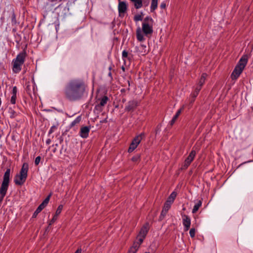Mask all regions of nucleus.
<instances>
[{
	"mask_svg": "<svg viewBox=\"0 0 253 253\" xmlns=\"http://www.w3.org/2000/svg\"><path fill=\"white\" fill-rule=\"evenodd\" d=\"M88 94V86L81 78H73L65 84L63 90V97L70 102L83 100Z\"/></svg>",
	"mask_w": 253,
	"mask_h": 253,
	"instance_id": "1",
	"label": "nucleus"
},
{
	"mask_svg": "<svg viewBox=\"0 0 253 253\" xmlns=\"http://www.w3.org/2000/svg\"><path fill=\"white\" fill-rule=\"evenodd\" d=\"M29 165L27 163H24L19 173L15 175L14 178V182L15 185H22L26 181L28 176Z\"/></svg>",
	"mask_w": 253,
	"mask_h": 253,
	"instance_id": "2",
	"label": "nucleus"
},
{
	"mask_svg": "<svg viewBox=\"0 0 253 253\" xmlns=\"http://www.w3.org/2000/svg\"><path fill=\"white\" fill-rule=\"evenodd\" d=\"M27 54L25 51L20 52L15 59L12 61V71L14 73H19L21 69L22 66L24 63Z\"/></svg>",
	"mask_w": 253,
	"mask_h": 253,
	"instance_id": "3",
	"label": "nucleus"
},
{
	"mask_svg": "<svg viewBox=\"0 0 253 253\" xmlns=\"http://www.w3.org/2000/svg\"><path fill=\"white\" fill-rule=\"evenodd\" d=\"M153 19L149 16L146 17L142 24V30L146 36L151 35L153 32Z\"/></svg>",
	"mask_w": 253,
	"mask_h": 253,
	"instance_id": "4",
	"label": "nucleus"
},
{
	"mask_svg": "<svg viewBox=\"0 0 253 253\" xmlns=\"http://www.w3.org/2000/svg\"><path fill=\"white\" fill-rule=\"evenodd\" d=\"M149 231V224L148 223L145 224L141 228L138 235L136 237V242L139 244H141L144 239L145 238L148 232Z\"/></svg>",
	"mask_w": 253,
	"mask_h": 253,
	"instance_id": "5",
	"label": "nucleus"
},
{
	"mask_svg": "<svg viewBox=\"0 0 253 253\" xmlns=\"http://www.w3.org/2000/svg\"><path fill=\"white\" fill-rule=\"evenodd\" d=\"M144 136V133H141L140 134L136 136L132 140L131 143L128 149V152L131 153L133 152L140 143L143 137Z\"/></svg>",
	"mask_w": 253,
	"mask_h": 253,
	"instance_id": "6",
	"label": "nucleus"
},
{
	"mask_svg": "<svg viewBox=\"0 0 253 253\" xmlns=\"http://www.w3.org/2000/svg\"><path fill=\"white\" fill-rule=\"evenodd\" d=\"M10 169H7L3 176V180L0 190H7L10 181Z\"/></svg>",
	"mask_w": 253,
	"mask_h": 253,
	"instance_id": "7",
	"label": "nucleus"
},
{
	"mask_svg": "<svg viewBox=\"0 0 253 253\" xmlns=\"http://www.w3.org/2000/svg\"><path fill=\"white\" fill-rule=\"evenodd\" d=\"M109 98L107 96H103L101 98L98 99L97 104L95 105L94 109L99 112L102 111L103 107L107 104Z\"/></svg>",
	"mask_w": 253,
	"mask_h": 253,
	"instance_id": "8",
	"label": "nucleus"
},
{
	"mask_svg": "<svg viewBox=\"0 0 253 253\" xmlns=\"http://www.w3.org/2000/svg\"><path fill=\"white\" fill-rule=\"evenodd\" d=\"M138 104V101L135 100L129 101L126 107L125 111L127 112H133L137 107Z\"/></svg>",
	"mask_w": 253,
	"mask_h": 253,
	"instance_id": "9",
	"label": "nucleus"
},
{
	"mask_svg": "<svg viewBox=\"0 0 253 253\" xmlns=\"http://www.w3.org/2000/svg\"><path fill=\"white\" fill-rule=\"evenodd\" d=\"M248 61V57L246 54L243 55L241 58L240 59L239 62L236 65V67H238V68H241L244 70L245 67L247 64Z\"/></svg>",
	"mask_w": 253,
	"mask_h": 253,
	"instance_id": "10",
	"label": "nucleus"
},
{
	"mask_svg": "<svg viewBox=\"0 0 253 253\" xmlns=\"http://www.w3.org/2000/svg\"><path fill=\"white\" fill-rule=\"evenodd\" d=\"M243 71V70H242L241 68L235 66L234 69L233 70L231 75V78L232 79V80H237L239 78L241 74L242 73Z\"/></svg>",
	"mask_w": 253,
	"mask_h": 253,
	"instance_id": "11",
	"label": "nucleus"
},
{
	"mask_svg": "<svg viewBox=\"0 0 253 253\" xmlns=\"http://www.w3.org/2000/svg\"><path fill=\"white\" fill-rule=\"evenodd\" d=\"M182 223L183 225L184 226V230L185 231H188L191 225V219L190 218L186 215H184L182 216Z\"/></svg>",
	"mask_w": 253,
	"mask_h": 253,
	"instance_id": "12",
	"label": "nucleus"
},
{
	"mask_svg": "<svg viewBox=\"0 0 253 253\" xmlns=\"http://www.w3.org/2000/svg\"><path fill=\"white\" fill-rule=\"evenodd\" d=\"M25 90L26 92L30 95H31L32 90L35 91V83L29 81L26 82L25 83Z\"/></svg>",
	"mask_w": 253,
	"mask_h": 253,
	"instance_id": "13",
	"label": "nucleus"
},
{
	"mask_svg": "<svg viewBox=\"0 0 253 253\" xmlns=\"http://www.w3.org/2000/svg\"><path fill=\"white\" fill-rule=\"evenodd\" d=\"M127 10V5L125 1H120L118 4V11L120 16L124 14Z\"/></svg>",
	"mask_w": 253,
	"mask_h": 253,
	"instance_id": "14",
	"label": "nucleus"
},
{
	"mask_svg": "<svg viewBox=\"0 0 253 253\" xmlns=\"http://www.w3.org/2000/svg\"><path fill=\"white\" fill-rule=\"evenodd\" d=\"M90 126H83L81 128L80 131V135L83 138H86L88 136L90 131Z\"/></svg>",
	"mask_w": 253,
	"mask_h": 253,
	"instance_id": "15",
	"label": "nucleus"
},
{
	"mask_svg": "<svg viewBox=\"0 0 253 253\" xmlns=\"http://www.w3.org/2000/svg\"><path fill=\"white\" fill-rule=\"evenodd\" d=\"M17 92V88L16 86H13L12 87V90L11 92L12 96L10 98V103L12 104H15L16 103V95Z\"/></svg>",
	"mask_w": 253,
	"mask_h": 253,
	"instance_id": "16",
	"label": "nucleus"
},
{
	"mask_svg": "<svg viewBox=\"0 0 253 253\" xmlns=\"http://www.w3.org/2000/svg\"><path fill=\"white\" fill-rule=\"evenodd\" d=\"M140 244L134 241L132 246L129 248L127 253H136L140 248Z\"/></svg>",
	"mask_w": 253,
	"mask_h": 253,
	"instance_id": "17",
	"label": "nucleus"
},
{
	"mask_svg": "<svg viewBox=\"0 0 253 253\" xmlns=\"http://www.w3.org/2000/svg\"><path fill=\"white\" fill-rule=\"evenodd\" d=\"M183 108H180L177 111V112L176 113V114L174 115V116L173 117L172 119H171V120L169 122V125L171 126L173 125V124L175 123V121H176L177 119L178 118V117H179V116L180 115V114H181V111L182 110Z\"/></svg>",
	"mask_w": 253,
	"mask_h": 253,
	"instance_id": "18",
	"label": "nucleus"
},
{
	"mask_svg": "<svg viewBox=\"0 0 253 253\" xmlns=\"http://www.w3.org/2000/svg\"><path fill=\"white\" fill-rule=\"evenodd\" d=\"M177 195L176 192L173 191L171 193L170 196L168 197L166 202L169 203L171 205L173 203L174 199H175Z\"/></svg>",
	"mask_w": 253,
	"mask_h": 253,
	"instance_id": "19",
	"label": "nucleus"
},
{
	"mask_svg": "<svg viewBox=\"0 0 253 253\" xmlns=\"http://www.w3.org/2000/svg\"><path fill=\"white\" fill-rule=\"evenodd\" d=\"M136 38L139 42H142L145 40L140 28H138L136 30Z\"/></svg>",
	"mask_w": 253,
	"mask_h": 253,
	"instance_id": "20",
	"label": "nucleus"
},
{
	"mask_svg": "<svg viewBox=\"0 0 253 253\" xmlns=\"http://www.w3.org/2000/svg\"><path fill=\"white\" fill-rule=\"evenodd\" d=\"M196 151L194 150H192L190 152L189 155L186 158L185 160H186L187 161H188L189 162L191 163V162L193 161V160L196 156Z\"/></svg>",
	"mask_w": 253,
	"mask_h": 253,
	"instance_id": "21",
	"label": "nucleus"
},
{
	"mask_svg": "<svg viewBox=\"0 0 253 253\" xmlns=\"http://www.w3.org/2000/svg\"><path fill=\"white\" fill-rule=\"evenodd\" d=\"M207 76V75L206 73H203L201 75V77L199 80L198 85L197 86L201 87L202 88V86L204 84L206 80V78Z\"/></svg>",
	"mask_w": 253,
	"mask_h": 253,
	"instance_id": "22",
	"label": "nucleus"
},
{
	"mask_svg": "<svg viewBox=\"0 0 253 253\" xmlns=\"http://www.w3.org/2000/svg\"><path fill=\"white\" fill-rule=\"evenodd\" d=\"M134 3V6L136 9H139L142 7V0H130Z\"/></svg>",
	"mask_w": 253,
	"mask_h": 253,
	"instance_id": "23",
	"label": "nucleus"
},
{
	"mask_svg": "<svg viewBox=\"0 0 253 253\" xmlns=\"http://www.w3.org/2000/svg\"><path fill=\"white\" fill-rule=\"evenodd\" d=\"M158 0H152L150 6V11L151 12H154L158 7Z\"/></svg>",
	"mask_w": 253,
	"mask_h": 253,
	"instance_id": "24",
	"label": "nucleus"
},
{
	"mask_svg": "<svg viewBox=\"0 0 253 253\" xmlns=\"http://www.w3.org/2000/svg\"><path fill=\"white\" fill-rule=\"evenodd\" d=\"M11 24L12 26H15L17 24L16 19V14H15L13 8H12L11 10Z\"/></svg>",
	"mask_w": 253,
	"mask_h": 253,
	"instance_id": "25",
	"label": "nucleus"
},
{
	"mask_svg": "<svg viewBox=\"0 0 253 253\" xmlns=\"http://www.w3.org/2000/svg\"><path fill=\"white\" fill-rule=\"evenodd\" d=\"M202 201L201 200L198 201V202L195 205L192 210V213H196L200 208V207L202 206Z\"/></svg>",
	"mask_w": 253,
	"mask_h": 253,
	"instance_id": "26",
	"label": "nucleus"
},
{
	"mask_svg": "<svg viewBox=\"0 0 253 253\" xmlns=\"http://www.w3.org/2000/svg\"><path fill=\"white\" fill-rule=\"evenodd\" d=\"M81 121V116H78L77 117L75 120H74L70 124V127H73L74 126H75V125H76L77 124H79L80 121Z\"/></svg>",
	"mask_w": 253,
	"mask_h": 253,
	"instance_id": "27",
	"label": "nucleus"
},
{
	"mask_svg": "<svg viewBox=\"0 0 253 253\" xmlns=\"http://www.w3.org/2000/svg\"><path fill=\"white\" fill-rule=\"evenodd\" d=\"M8 113L9 114L10 117L11 118H14L17 115V113L11 108H9Z\"/></svg>",
	"mask_w": 253,
	"mask_h": 253,
	"instance_id": "28",
	"label": "nucleus"
},
{
	"mask_svg": "<svg viewBox=\"0 0 253 253\" xmlns=\"http://www.w3.org/2000/svg\"><path fill=\"white\" fill-rule=\"evenodd\" d=\"M190 164H191V163H190L188 161H187L186 160H185L184 163H183V164L181 166V170L186 169L188 168V167L189 166Z\"/></svg>",
	"mask_w": 253,
	"mask_h": 253,
	"instance_id": "29",
	"label": "nucleus"
},
{
	"mask_svg": "<svg viewBox=\"0 0 253 253\" xmlns=\"http://www.w3.org/2000/svg\"><path fill=\"white\" fill-rule=\"evenodd\" d=\"M126 58H127L128 59H130L128 56V52L126 50H124L122 52V59L124 62H126Z\"/></svg>",
	"mask_w": 253,
	"mask_h": 253,
	"instance_id": "30",
	"label": "nucleus"
},
{
	"mask_svg": "<svg viewBox=\"0 0 253 253\" xmlns=\"http://www.w3.org/2000/svg\"><path fill=\"white\" fill-rule=\"evenodd\" d=\"M201 89V87L197 86L195 88L194 91L192 93V95L194 98H195L197 96V95H198L199 92Z\"/></svg>",
	"mask_w": 253,
	"mask_h": 253,
	"instance_id": "31",
	"label": "nucleus"
},
{
	"mask_svg": "<svg viewBox=\"0 0 253 253\" xmlns=\"http://www.w3.org/2000/svg\"><path fill=\"white\" fill-rule=\"evenodd\" d=\"M62 209H63V206L62 205H59L55 213V215L56 216H58L60 214Z\"/></svg>",
	"mask_w": 253,
	"mask_h": 253,
	"instance_id": "32",
	"label": "nucleus"
},
{
	"mask_svg": "<svg viewBox=\"0 0 253 253\" xmlns=\"http://www.w3.org/2000/svg\"><path fill=\"white\" fill-rule=\"evenodd\" d=\"M171 205L169 204V203H168L167 202H165V204H164V207L163 208V210H165V211H168L169 210V209L171 207Z\"/></svg>",
	"mask_w": 253,
	"mask_h": 253,
	"instance_id": "33",
	"label": "nucleus"
},
{
	"mask_svg": "<svg viewBox=\"0 0 253 253\" xmlns=\"http://www.w3.org/2000/svg\"><path fill=\"white\" fill-rule=\"evenodd\" d=\"M127 84H128V87L126 89V88H122L121 89V90H120V91H121V92L122 93H126V91H127L128 92L130 90V87H129L130 85V82L128 80H127Z\"/></svg>",
	"mask_w": 253,
	"mask_h": 253,
	"instance_id": "34",
	"label": "nucleus"
},
{
	"mask_svg": "<svg viewBox=\"0 0 253 253\" xmlns=\"http://www.w3.org/2000/svg\"><path fill=\"white\" fill-rule=\"evenodd\" d=\"M6 191H0V204L6 194Z\"/></svg>",
	"mask_w": 253,
	"mask_h": 253,
	"instance_id": "35",
	"label": "nucleus"
},
{
	"mask_svg": "<svg viewBox=\"0 0 253 253\" xmlns=\"http://www.w3.org/2000/svg\"><path fill=\"white\" fill-rule=\"evenodd\" d=\"M167 212V211H165V210H162L161 214L160 215V219L163 220L166 215Z\"/></svg>",
	"mask_w": 253,
	"mask_h": 253,
	"instance_id": "36",
	"label": "nucleus"
},
{
	"mask_svg": "<svg viewBox=\"0 0 253 253\" xmlns=\"http://www.w3.org/2000/svg\"><path fill=\"white\" fill-rule=\"evenodd\" d=\"M134 20L135 21H141L142 20V16L139 14L136 15L134 17Z\"/></svg>",
	"mask_w": 253,
	"mask_h": 253,
	"instance_id": "37",
	"label": "nucleus"
},
{
	"mask_svg": "<svg viewBox=\"0 0 253 253\" xmlns=\"http://www.w3.org/2000/svg\"><path fill=\"white\" fill-rule=\"evenodd\" d=\"M51 196V194H50L42 202V204H44V205L46 206V205H47V204L49 202V199H50V197Z\"/></svg>",
	"mask_w": 253,
	"mask_h": 253,
	"instance_id": "38",
	"label": "nucleus"
},
{
	"mask_svg": "<svg viewBox=\"0 0 253 253\" xmlns=\"http://www.w3.org/2000/svg\"><path fill=\"white\" fill-rule=\"evenodd\" d=\"M41 160V157L40 156H38L36 158L35 160V165L36 166H37L40 164V162Z\"/></svg>",
	"mask_w": 253,
	"mask_h": 253,
	"instance_id": "39",
	"label": "nucleus"
},
{
	"mask_svg": "<svg viewBox=\"0 0 253 253\" xmlns=\"http://www.w3.org/2000/svg\"><path fill=\"white\" fill-rule=\"evenodd\" d=\"M189 234L191 238H193L195 235V229L194 228H191L190 230Z\"/></svg>",
	"mask_w": 253,
	"mask_h": 253,
	"instance_id": "40",
	"label": "nucleus"
},
{
	"mask_svg": "<svg viewBox=\"0 0 253 253\" xmlns=\"http://www.w3.org/2000/svg\"><path fill=\"white\" fill-rule=\"evenodd\" d=\"M139 159H140V156L138 155H135V156H133V157H132V158H131V160L134 162H137L138 160H139Z\"/></svg>",
	"mask_w": 253,
	"mask_h": 253,
	"instance_id": "41",
	"label": "nucleus"
},
{
	"mask_svg": "<svg viewBox=\"0 0 253 253\" xmlns=\"http://www.w3.org/2000/svg\"><path fill=\"white\" fill-rule=\"evenodd\" d=\"M56 126H52L48 131V135H50V134L52 133L54 130L56 129Z\"/></svg>",
	"mask_w": 253,
	"mask_h": 253,
	"instance_id": "42",
	"label": "nucleus"
},
{
	"mask_svg": "<svg viewBox=\"0 0 253 253\" xmlns=\"http://www.w3.org/2000/svg\"><path fill=\"white\" fill-rule=\"evenodd\" d=\"M46 206L44 205V204H41L40 206L38 207V209L41 211Z\"/></svg>",
	"mask_w": 253,
	"mask_h": 253,
	"instance_id": "43",
	"label": "nucleus"
},
{
	"mask_svg": "<svg viewBox=\"0 0 253 253\" xmlns=\"http://www.w3.org/2000/svg\"><path fill=\"white\" fill-rule=\"evenodd\" d=\"M46 206L44 205V204H41L40 206L38 207V209L41 211Z\"/></svg>",
	"mask_w": 253,
	"mask_h": 253,
	"instance_id": "44",
	"label": "nucleus"
},
{
	"mask_svg": "<svg viewBox=\"0 0 253 253\" xmlns=\"http://www.w3.org/2000/svg\"><path fill=\"white\" fill-rule=\"evenodd\" d=\"M58 216H56L54 214L52 219L50 220L49 225H51L52 223H53L55 220L57 219Z\"/></svg>",
	"mask_w": 253,
	"mask_h": 253,
	"instance_id": "45",
	"label": "nucleus"
},
{
	"mask_svg": "<svg viewBox=\"0 0 253 253\" xmlns=\"http://www.w3.org/2000/svg\"><path fill=\"white\" fill-rule=\"evenodd\" d=\"M41 211L38 209H37L36 211L34 212L33 215V217H36V216L38 215V214L39 213H40Z\"/></svg>",
	"mask_w": 253,
	"mask_h": 253,
	"instance_id": "46",
	"label": "nucleus"
},
{
	"mask_svg": "<svg viewBox=\"0 0 253 253\" xmlns=\"http://www.w3.org/2000/svg\"><path fill=\"white\" fill-rule=\"evenodd\" d=\"M160 7L162 9H165L166 7V3L165 1H164L161 3Z\"/></svg>",
	"mask_w": 253,
	"mask_h": 253,
	"instance_id": "47",
	"label": "nucleus"
},
{
	"mask_svg": "<svg viewBox=\"0 0 253 253\" xmlns=\"http://www.w3.org/2000/svg\"><path fill=\"white\" fill-rule=\"evenodd\" d=\"M51 139H47L46 140V144L47 145H49L50 143H51Z\"/></svg>",
	"mask_w": 253,
	"mask_h": 253,
	"instance_id": "48",
	"label": "nucleus"
},
{
	"mask_svg": "<svg viewBox=\"0 0 253 253\" xmlns=\"http://www.w3.org/2000/svg\"><path fill=\"white\" fill-rule=\"evenodd\" d=\"M82 250L81 249H78L75 253H81Z\"/></svg>",
	"mask_w": 253,
	"mask_h": 253,
	"instance_id": "49",
	"label": "nucleus"
},
{
	"mask_svg": "<svg viewBox=\"0 0 253 253\" xmlns=\"http://www.w3.org/2000/svg\"><path fill=\"white\" fill-rule=\"evenodd\" d=\"M108 75H109L110 77H111L112 74H111V72H109V74H108Z\"/></svg>",
	"mask_w": 253,
	"mask_h": 253,
	"instance_id": "50",
	"label": "nucleus"
},
{
	"mask_svg": "<svg viewBox=\"0 0 253 253\" xmlns=\"http://www.w3.org/2000/svg\"><path fill=\"white\" fill-rule=\"evenodd\" d=\"M123 102H125L126 101V99H124L122 100Z\"/></svg>",
	"mask_w": 253,
	"mask_h": 253,
	"instance_id": "51",
	"label": "nucleus"
},
{
	"mask_svg": "<svg viewBox=\"0 0 253 253\" xmlns=\"http://www.w3.org/2000/svg\"><path fill=\"white\" fill-rule=\"evenodd\" d=\"M111 69H112L111 67H109V70L110 71L111 70Z\"/></svg>",
	"mask_w": 253,
	"mask_h": 253,
	"instance_id": "52",
	"label": "nucleus"
},
{
	"mask_svg": "<svg viewBox=\"0 0 253 253\" xmlns=\"http://www.w3.org/2000/svg\"><path fill=\"white\" fill-rule=\"evenodd\" d=\"M144 253H150L149 252H145Z\"/></svg>",
	"mask_w": 253,
	"mask_h": 253,
	"instance_id": "53",
	"label": "nucleus"
}]
</instances>
